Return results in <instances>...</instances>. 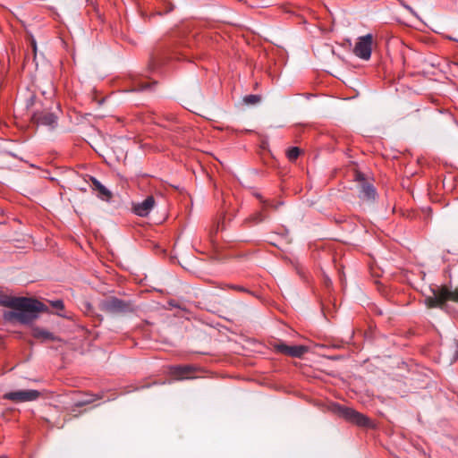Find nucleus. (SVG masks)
I'll use <instances>...</instances> for the list:
<instances>
[{"mask_svg": "<svg viewBox=\"0 0 458 458\" xmlns=\"http://www.w3.org/2000/svg\"><path fill=\"white\" fill-rule=\"evenodd\" d=\"M0 304L13 310L4 312V317L5 320L19 322L22 325L31 324L38 318L40 312L47 310L41 301L27 297L1 295Z\"/></svg>", "mask_w": 458, "mask_h": 458, "instance_id": "f257e3e1", "label": "nucleus"}, {"mask_svg": "<svg viewBox=\"0 0 458 458\" xmlns=\"http://www.w3.org/2000/svg\"><path fill=\"white\" fill-rule=\"evenodd\" d=\"M165 199L162 194L145 198V224L159 225L167 217Z\"/></svg>", "mask_w": 458, "mask_h": 458, "instance_id": "f03ea898", "label": "nucleus"}, {"mask_svg": "<svg viewBox=\"0 0 458 458\" xmlns=\"http://www.w3.org/2000/svg\"><path fill=\"white\" fill-rule=\"evenodd\" d=\"M332 411L335 414L354 426L368 428L374 427L369 418L352 408L335 403L332 405Z\"/></svg>", "mask_w": 458, "mask_h": 458, "instance_id": "7ed1b4c3", "label": "nucleus"}, {"mask_svg": "<svg viewBox=\"0 0 458 458\" xmlns=\"http://www.w3.org/2000/svg\"><path fill=\"white\" fill-rule=\"evenodd\" d=\"M433 295L425 299L428 308H443L448 301L458 302V289L452 291L448 286L442 285L431 289Z\"/></svg>", "mask_w": 458, "mask_h": 458, "instance_id": "20e7f679", "label": "nucleus"}, {"mask_svg": "<svg viewBox=\"0 0 458 458\" xmlns=\"http://www.w3.org/2000/svg\"><path fill=\"white\" fill-rule=\"evenodd\" d=\"M51 106L37 108L31 114V121L37 125L47 126L53 130L57 126L58 117L51 111Z\"/></svg>", "mask_w": 458, "mask_h": 458, "instance_id": "39448f33", "label": "nucleus"}, {"mask_svg": "<svg viewBox=\"0 0 458 458\" xmlns=\"http://www.w3.org/2000/svg\"><path fill=\"white\" fill-rule=\"evenodd\" d=\"M271 345L276 353L293 358H301L309 352V347L306 345H288L281 340L273 342Z\"/></svg>", "mask_w": 458, "mask_h": 458, "instance_id": "423d86ee", "label": "nucleus"}, {"mask_svg": "<svg viewBox=\"0 0 458 458\" xmlns=\"http://www.w3.org/2000/svg\"><path fill=\"white\" fill-rule=\"evenodd\" d=\"M99 309L106 313L118 314L131 310V305L116 297H109L100 301Z\"/></svg>", "mask_w": 458, "mask_h": 458, "instance_id": "0eeeda50", "label": "nucleus"}, {"mask_svg": "<svg viewBox=\"0 0 458 458\" xmlns=\"http://www.w3.org/2000/svg\"><path fill=\"white\" fill-rule=\"evenodd\" d=\"M372 44V34L359 37L353 47V54L360 59L369 60L371 56Z\"/></svg>", "mask_w": 458, "mask_h": 458, "instance_id": "6e6552de", "label": "nucleus"}, {"mask_svg": "<svg viewBox=\"0 0 458 458\" xmlns=\"http://www.w3.org/2000/svg\"><path fill=\"white\" fill-rule=\"evenodd\" d=\"M39 396L40 393L38 390L30 389L8 392L3 397L14 403H26L35 401Z\"/></svg>", "mask_w": 458, "mask_h": 458, "instance_id": "1a4fd4ad", "label": "nucleus"}, {"mask_svg": "<svg viewBox=\"0 0 458 458\" xmlns=\"http://www.w3.org/2000/svg\"><path fill=\"white\" fill-rule=\"evenodd\" d=\"M355 179L360 182V198L366 200H374L377 195L376 189L371 183L366 182L364 174L357 172Z\"/></svg>", "mask_w": 458, "mask_h": 458, "instance_id": "9d476101", "label": "nucleus"}, {"mask_svg": "<svg viewBox=\"0 0 458 458\" xmlns=\"http://www.w3.org/2000/svg\"><path fill=\"white\" fill-rule=\"evenodd\" d=\"M172 374L177 379H191L197 377L199 369L192 365H181L172 368Z\"/></svg>", "mask_w": 458, "mask_h": 458, "instance_id": "9b49d317", "label": "nucleus"}, {"mask_svg": "<svg viewBox=\"0 0 458 458\" xmlns=\"http://www.w3.org/2000/svg\"><path fill=\"white\" fill-rule=\"evenodd\" d=\"M91 182V188L93 191L98 192V197L103 200H110L112 198V192L103 185L98 179L95 177L89 178Z\"/></svg>", "mask_w": 458, "mask_h": 458, "instance_id": "f8f14e48", "label": "nucleus"}, {"mask_svg": "<svg viewBox=\"0 0 458 458\" xmlns=\"http://www.w3.org/2000/svg\"><path fill=\"white\" fill-rule=\"evenodd\" d=\"M32 335L42 341L55 340V336L51 332L38 327H32Z\"/></svg>", "mask_w": 458, "mask_h": 458, "instance_id": "ddd939ff", "label": "nucleus"}, {"mask_svg": "<svg viewBox=\"0 0 458 458\" xmlns=\"http://www.w3.org/2000/svg\"><path fill=\"white\" fill-rule=\"evenodd\" d=\"M102 396H103L102 394H84L82 398L75 401L74 405L77 407H82V406L92 403L96 400L101 399Z\"/></svg>", "mask_w": 458, "mask_h": 458, "instance_id": "4468645a", "label": "nucleus"}, {"mask_svg": "<svg viewBox=\"0 0 458 458\" xmlns=\"http://www.w3.org/2000/svg\"><path fill=\"white\" fill-rule=\"evenodd\" d=\"M301 148L298 147H291L286 150V157L289 161L294 162L301 155Z\"/></svg>", "mask_w": 458, "mask_h": 458, "instance_id": "2eb2a0df", "label": "nucleus"}, {"mask_svg": "<svg viewBox=\"0 0 458 458\" xmlns=\"http://www.w3.org/2000/svg\"><path fill=\"white\" fill-rule=\"evenodd\" d=\"M265 218H266V216L263 214V210H262V211L256 212V213L252 214L251 216H250L248 220L253 222L254 224H259V223L264 221Z\"/></svg>", "mask_w": 458, "mask_h": 458, "instance_id": "dca6fc26", "label": "nucleus"}, {"mask_svg": "<svg viewBox=\"0 0 458 458\" xmlns=\"http://www.w3.org/2000/svg\"><path fill=\"white\" fill-rule=\"evenodd\" d=\"M49 303L53 309H55L57 310V315L64 317L63 314L59 312L63 310L64 308V301L62 300L50 301Z\"/></svg>", "mask_w": 458, "mask_h": 458, "instance_id": "f3484780", "label": "nucleus"}, {"mask_svg": "<svg viewBox=\"0 0 458 458\" xmlns=\"http://www.w3.org/2000/svg\"><path fill=\"white\" fill-rule=\"evenodd\" d=\"M261 98L259 95H248L244 97L243 100L246 104L249 105H255L260 101Z\"/></svg>", "mask_w": 458, "mask_h": 458, "instance_id": "a211bd4d", "label": "nucleus"}, {"mask_svg": "<svg viewBox=\"0 0 458 458\" xmlns=\"http://www.w3.org/2000/svg\"><path fill=\"white\" fill-rule=\"evenodd\" d=\"M222 289H232V290H235V291L242 292V293H250V290H248L247 288H245L242 285H237V284H225V287H222Z\"/></svg>", "mask_w": 458, "mask_h": 458, "instance_id": "6ab92c4d", "label": "nucleus"}, {"mask_svg": "<svg viewBox=\"0 0 458 458\" xmlns=\"http://www.w3.org/2000/svg\"><path fill=\"white\" fill-rule=\"evenodd\" d=\"M255 196L264 204L263 210H265L267 207H271L275 209L277 208V205H273V204L267 203V201L263 199V198L260 194L257 193Z\"/></svg>", "mask_w": 458, "mask_h": 458, "instance_id": "aec40b11", "label": "nucleus"}, {"mask_svg": "<svg viewBox=\"0 0 458 458\" xmlns=\"http://www.w3.org/2000/svg\"><path fill=\"white\" fill-rule=\"evenodd\" d=\"M134 213L140 216H143V203L138 204L134 207Z\"/></svg>", "mask_w": 458, "mask_h": 458, "instance_id": "412c9836", "label": "nucleus"}, {"mask_svg": "<svg viewBox=\"0 0 458 458\" xmlns=\"http://www.w3.org/2000/svg\"><path fill=\"white\" fill-rule=\"evenodd\" d=\"M158 65H159V63L157 62L154 57H151L149 60V64H148L149 71H154Z\"/></svg>", "mask_w": 458, "mask_h": 458, "instance_id": "4be33fe9", "label": "nucleus"}, {"mask_svg": "<svg viewBox=\"0 0 458 458\" xmlns=\"http://www.w3.org/2000/svg\"><path fill=\"white\" fill-rule=\"evenodd\" d=\"M153 242L151 241H145V248L153 246Z\"/></svg>", "mask_w": 458, "mask_h": 458, "instance_id": "5701e85b", "label": "nucleus"}, {"mask_svg": "<svg viewBox=\"0 0 458 458\" xmlns=\"http://www.w3.org/2000/svg\"><path fill=\"white\" fill-rule=\"evenodd\" d=\"M144 88H145V90H147L148 89L150 88V85L148 81H145V85H144Z\"/></svg>", "mask_w": 458, "mask_h": 458, "instance_id": "b1692460", "label": "nucleus"}, {"mask_svg": "<svg viewBox=\"0 0 458 458\" xmlns=\"http://www.w3.org/2000/svg\"><path fill=\"white\" fill-rule=\"evenodd\" d=\"M148 291H149V289L147 288V284H145V292H148Z\"/></svg>", "mask_w": 458, "mask_h": 458, "instance_id": "393cba45", "label": "nucleus"}]
</instances>
